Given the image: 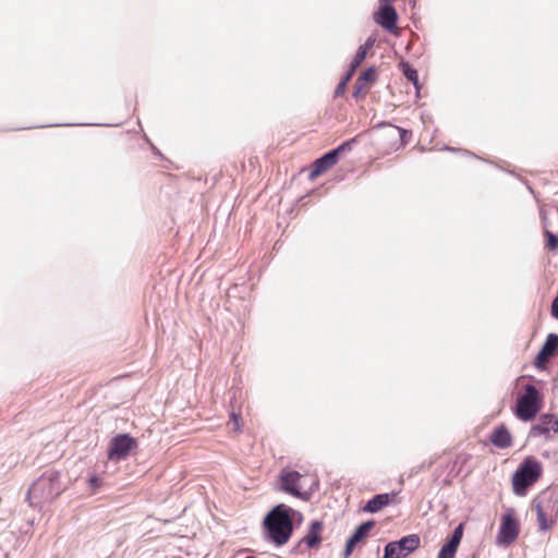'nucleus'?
Masks as SVG:
<instances>
[{"mask_svg": "<svg viewBox=\"0 0 558 558\" xmlns=\"http://www.w3.org/2000/svg\"><path fill=\"white\" fill-rule=\"evenodd\" d=\"M444 149L452 150V151H453V150H456L454 148H451V147H449V146H445V148H444Z\"/></svg>", "mask_w": 558, "mask_h": 558, "instance_id": "32", "label": "nucleus"}, {"mask_svg": "<svg viewBox=\"0 0 558 558\" xmlns=\"http://www.w3.org/2000/svg\"><path fill=\"white\" fill-rule=\"evenodd\" d=\"M551 315L558 319V295L553 300Z\"/></svg>", "mask_w": 558, "mask_h": 558, "instance_id": "27", "label": "nucleus"}, {"mask_svg": "<svg viewBox=\"0 0 558 558\" xmlns=\"http://www.w3.org/2000/svg\"><path fill=\"white\" fill-rule=\"evenodd\" d=\"M294 515L301 513L284 504L275 506L264 518L265 538L277 547L287 544L293 533Z\"/></svg>", "mask_w": 558, "mask_h": 558, "instance_id": "1", "label": "nucleus"}, {"mask_svg": "<svg viewBox=\"0 0 558 558\" xmlns=\"http://www.w3.org/2000/svg\"><path fill=\"white\" fill-rule=\"evenodd\" d=\"M489 440L495 447L500 449L508 448L512 444L511 434L504 424L494 428Z\"/></svg>", "mask_w": 558, "mask_h": 558, "instance_id": "18", "label": "nucleus"}, {"mask_svg": "<svg viewBox=\"0 0 558 558\" xmlns=\"http://www.w3.org/2000/svg\"><path fill=\"white\" fill-rule=\"evenodd\" d=\"M88 486L93 494L97 493L104 484V478L97 474L89 475L88 480Z\"/></svg>", "mask_w": 558, "mask_h": 558, "instance_id": "23", "label": "nucleus"}, {"mask_svg": "<svg viewBox=\"0 0 558 558\" xmlns=\"http://www.w3.org/2000/svg\"><path fill=\"white\" fill-rule=\"evenodd\" d=\"M355 547L356 546L354 544H352L350 541H347L345 547L343 550V558H349L352 555Z\"/></svg>", "mask_w": 558, "mask_h": 558, "instance_id": "26", "label": "nucleus"}, {"mask_svg": "<svg viewBox=\"0 0 558 558\" xmlns=\"http://www.w3.org/2000/svg\"><path fill=\"white\" fill-rule=\"evenodd\" d=\"M385 125H390L389 123H386V122H380L376 125V128H383Z\"/></svg>", "mask_w": 558, "mask_h": 558, "instance_id": "31", "label": "nucleus"}, {"mask_svg": "<svg viewBox=\"0 0 558 558\" xmlns=\"http://www.w3.org/2000/svg\"><path fill=\"white\" fill-rule=\"evenodd\" d=\"M136 445V439L129 434H119L110 440L108 458L117 461L125 459Z\"/></svg>", "mask_w": 558, "mask_h": 558, "instance_id": "6", "label": "nucleus"}, {"mask_svg": "<svg viewBox=\"0 0 558 558\" xmlns=\"http://www.w3.org/2000/svg\"><path fill=\"white\" fill-rule=\"evenodd\" d=\"M230 417H231V420L233 421V423H234V425H235L236 429H239V422H240V420H241L240 414H236V413L232 412V413L230 414Z\"/></svg>", "mask_w": 558, "mask_h": 558, "instance_id": "29", "label": "nucleus"}, {"mask_svg": "<svg viewBox=\"0 0 558 558\" xmlns=\"http://www.w3.org/2000/svg\"><path fill=\"white\" fill-rule=\"evenodd\" d=\"M357 142L356 137H353L351 140H348L343 143H341L338 147L333 148L332 150H336L337 156L340 157V154L347 150H351L353 145Z\"/></svg>", "mask_w": 558, "mask_h": 558, "instance_id": "24", "label": "nucleus"}, {"mask_svg": "<svg viewBox=\"0 0 558 558\" xmlns=\"http://www.w3.org/2000/svg\"><path fill=\"white\" fill-rule=\"evenodd\" d=\"M400 68L402 70V73L405 76V78L414 85L416 90H418L420 83H418L417 71L412 65H410L408 62H404V61H402L400 63Z\"/></svg>", "mask_w": 558, "mask_h": 558, "instance_id": "21", "label": "nucleus"}, {"mask_svg": "<svg viewBox=\"0 0 558 558\" xmlns=\"http://www.w3.org/2000/svg\"><path fill=\"white\" fill-rule=\"evenodd\" d=\"M533 505L536 511L538 531H549L556 521V513L554 511V508L550 507L549 504L547 506L544 505L543 500L541 499H534Z\"/></svg>", "mask_w": 558, "mask_h": 558, "instance_id": "10", "label": "nucleus"}, {"mask_svg": "<svg viewBox=\"0 0 558 558\" xmlns=\"http://www.w3.org/2000/svg\"><path fill=\"white\" fill-rule=\"evenodd\" d=\"M234 558H255L254 556L250 555L248 553H240Z\"/></svg>", "mask_w": 558, "mask_h": 558, "instance_id": "30", "label": "nucleus"}, {"mask_svg": "<svg viewBox=\"0 0 558 558\" xmlns=\"http://www.w3.org/2000/svg\"><path fill=\"white\" fill-rule=\"evenodd\" d=\"M375 44V38L368 37L363 45H361L354 56H360L361 60H365L366 54L371 48H373Z\"/></svg>", "mask_w": 558, "mask_h": 558, "instance_id": "22", "label": "nucleus"}, {"mask_svg": "<svg viewBox=\"0 0 558 558\" xmlns=\"http://www.w3.org/2000/svg\"><path fill=\"white\" fill-rule=\"evenodd\" d=\"M377 80V71L375 66H369L365 71L361 73L357 80L354 83V92L352 96L355 99H359L361 95L365 94V84L366 83H375Z\"/></svg>", "mask_w": 558, "mask_h": 558, "instance_id": "16", "label": "nucleus"}, {"mask_svg": "<svg viewBox=\"0 0 558 558\" xmlns=\"http://www.w3.org/2000/svg\"><path fill=\"white\" fill-rule=\"evenodd\" d=\"M362 62H363V60L360 59V56L353 57L348 71L345 72L343 77L340 80V82L336 86L335 97H341L345 93L348 83L354 75L357 68L362 64Z\"/></svg>", "mask_w": 558, "mask_h": 558, "instance_id": "19", "label": "nucleus"}, {"mask_svg": "<svg viewBox=\"0 0 558 558\" xmlns=\"http://www.w3.org/2000/svg\"><path fill=\"white\" fill-rule=\"evenodd\" d=\"M420 543L417 534H410L399 541L389 542L384 548L383 558H405L420 546Z\"/></svg>", "mask_w": 558, "mask_h": 558, "instance_id": "5", "label": "nucleus"}, {"mask_svg": "<svg viewBox=\"0 0 558 558\" xmlns=\"http://www.w3.org/2000/svg\"><path fill=\"white\" fill-rule=\"evenodd\" d=\"M550 432L558 433V417L554 414H542L538 423L529 433L530 437L547 436Z\"/></svg>", "mask_w": 558, "mask_h": 558, "instance_id": "12", "label": "nucleus"}, {"mask_svg": "<svg viewBox=\"0 0 558 558\" xmlns=\"http://www.w3.org/2000/svg\"><path fill=\"white\" fill-rule=\"evenodd\" d=\"M519 534V523L512 510H509L501 518V523L497 534V542L499 544L509 545L515 541Z\"/></svg>", "mask_w": 558, "mask_h": 558, "instance_id": "8", "label": "nucleus"}, {"mask_svg": "<svg viewBox=\"0 0 558 558\" xmlns=\"http://www.w3.org/2000/svg\"><path fill=\"white\" fill-rule=\"evenodd\" d=\"M545 235L547 238V247L550 250V251H555L558 248V235H556L555 233H553L551 231L549 230H545Z\"/></svg>", "mask_w": 558, "mask_h": 558, "instance_id": "25", "label": "nucleus"}, {"mask_svg": "<svg viewBox=\"0 0 558 558\" xmlns=\"http://www.w3.org/2000/svg\"><path fill=\"white\" fill-rule=\"evenodd\" d=\"M463 536V524L454 527L446 544L440 548L437 558H454Z\"/></svg>", "mask_w": 558, "mask_h": 558, "instance_id": "13", "label": "nucleus"}, {"mask_svg": "<svg viewBox=\"0 0 558 558\" xmlns=\"http://www.w3.org/2000/svg\"><path fill=\"white\" fill-rule=\"evenodd\" d=\"M64 125H65V126H69V125H71V124H70V123H65Z\"/></svg>", "mask_w": 558, "mask_h": 558, "instance_id": "33", "label": "nucleus"}, {"mask_svg": "<svg viewBox=\"0 0 558 558\" xmlns=\"http://www.w3.org/2000/svg\"><path fill=\"white\" fill-rule=\"evenodd\" d=\"M397 130H398V132L400 134L401 141H405V137L411 135L409 131H407V130H404L402 128L397 126Z\"/></svg>", "mask_w": 558, "mask_h": 558, "instance_id": "28", "label": "nucleus"}, {"mask_svg": "<svg viewBox=\"0 0 558 558\" xmlns=\"http://www.w3.org/2000/svg\"><path fill=\"white\" fill-rule=\"evenodd\" d=\"M542 476V464L535 458H526L512 475V488L517 496H525L530 486Z\"/></svg>", "mask_w": 558, "mask_h": 558, "instance_id": "4", "label": "nucleus"}, {"mask_svg": "<svg viewBox=\"0 0 558 558\" xmlns=\"http://www.w3.org/2000/svg\"><path fill=\"white\" fill-rule=\"evenodd\" d=\"M302 475L298 471H283L280 474L281 488L286 493L298 497L302 500H310L312 493L311 492H302L300 489V480Z\"/></svg>", "mask_w": 558, "mask_h": 558, "instance_id": "9", "label": "nucleus"}, {"mask_svg": "<svg viewBox=\"0 0 558 558\" xmlns=\"http://www.w3.org/2000/svg\"><path fill=\"white\" fill-rule=\"evenodd\" d=\"M323 530V522L315 520L311 523L306 535L293 548L294 551L299 550L302 544H305L308 548L317 547L320 542V532Z\"/></svg>", "mask_w": 558, "mask_h": 558, "instance_id": "15", "label": "nucleus"}, {"mask_svg": "<svg viewBox=\"0 0 558 558\" xmlns=\"http://www.w3.org/2000/svg\"><path fill=\"white\" fill-rule=\"evenodd\" d=\"M396 495V493L377 494L364 505L363 511L368 513H376L380 511L384 507L388 506Z\"/></svg>", "mask_w": 558, "mask_h": 558, "instance_id": "17", "label": "nucleus"}, {"mask_svg": "<svg viewBox=\"0 0 558 558\" xmlns=\"http://www.w3.org/2000/svg\"><path fill=\"white\" fill-rule=\"evenodd\" d=\"M338 160L339 157L337 156L336 150L330 149L329 151L325 153L323 156H320L314 161L313 168L310 172V178H317L326 170L335 166L338 162Z\"/></svg>", "mask_w": 558, "mask_h": 558, "instance_id": "14", "label": "nucleus"}, {"mask_svg": "<svg viewBox=\"0 0 558 558\" xmlns=\"http://www.w3.org/2000/svg\"><path fill=\"white\" fill-rule=\"evenodd\" d=\"M375 522L373 520L365 521L356 526L352 535L348 538L355 546L363 542L369 534L371 530L374 527Z\"/></svg>", "mask_w": 558, "mask_h": 558, "instance_id": "20", "label": "nucleus"}, {"mask_svg": "<svg viewBox=\"0 0 558 558\" xmlns=\"http://www.w3.org/2000/svg\"><path fill=\"white\" fill-rule=\"evenodd\" d=\"M373 17L387 32L395 33L397 31L398 13L387 0H379V8Z\"/></svg>", "mask_w": 558, "mask_h": 558, "instance_id": "7", "label": "nucleus"}, {"mask_svg": "<svg viewBox=\"0 0 558 558\" xmlns=\"http://www.w3.org/2000/svg\"><path fill=\"white\" fill-rule=\"evenodd\" d=\"M543 407V397L539 390L532 384L523 387V392L517 398L514 415L523 421L530 422L536 417Z\"/></svg>", "mask_w": 558, "mask_h": 558, "instance_id": "3", "label": "nucleus"}, {"mask_svg": "<svg viewBox=\"0 0 558 558\" xmlns=\"http://www.w3.org/2000/svg\"><path fill=\"white\" fill-rule=\"evenodd\" d=\"M63 492L60 473L56 470L45 471L29 487L26 498L32 507L50 502Z\"/></svg>", "mask_w": 558, "mask_h": 558, "instance_id": "2", "label": "nucleus"}, {"mask_svg": "<svg viewBox=\"0 0 558 558\" xmlns=\"http://www.w3.org/2000/svg\"><path fill=\"white\" fill-rule=\"evenodd\" d=\"M558 352V335L549 333L538 351L534 365L538 369H544L548 360L555 356Z\"/></svg>", "mask_w": 558, "mask_h": 558, "instance_id": "11", "label": "nucleus"}]
</instances>
